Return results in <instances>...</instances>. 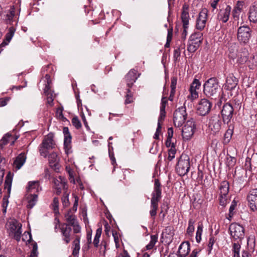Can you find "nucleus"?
Segmentation results:
<instances>
[{"label":"nucleus","instance_id":"nucleus-1","mask_svg":"<svg viewBox=\"0 0 257 257\" xmlns=\"http://www.w3.org/2000/svg\"><path fill=\"white\" fill-rule=\"evenodd\" d=\"M151 196L150 214L154 220L158 209V203L162 197L161 183L158 179L155 180L154 190L152 193Z\"/></svg>","mask_w":257,"mask_h":257},{"label":"nucleus","instance_id":"nucleus-2","mask_svg":"<svg viewBox=\"0 0 257 257\" xmlns=\"http://www.w3.org/2000/svg\"><path fill=\"white\" fill-rule=\"evenodd\" d=\"M203 87V92L206 96L215 99L219 96L220 87L218 80L216 78H209L205 82Z\"/></svg>","mask_w":257,"mask_h":257},{"label":"nucleus","instance_id":"nucleus-3","mask_svg":"<svg viewBox=\"0 0 257 257\" xmlns=\"http://www.w3.org/2000/svg\"><path fill=\"white\" fill-rule=\"evenodd\" d=\"M22 225L15 219H9L6 224L7 232L11 237L19 241L22 234Z\"/></svg>","mask_w":257,"mask_h":257},{"label":"nucleus","instance_id":"nucleus-4","mask_svg":"<svg viewBox=\"0 0 257 257\" xmlns=\"http://www.w3.org/2000/svg\"><path fill=\"white\" fill-rule=\"evenodd\" d=\"M235 46L229 48V57L232 60H236V62L239 64H243L248 60L249 55L247 50L245 48L240 49L238 52L235 49Z\"/></svg>","mask_w":257,"mask_h":257},{"label":"nucleus","instance_id":"nucleus-5","mask_svg":"<svg viewBox=\"0 0 257 257\" xmlns=\"http://www.w3.org/2000/svg\"><path fill=\"white\" fill-rule=\"evenodd\" d=\"M53 135L49 134L43 140L42 143L39 146V152L41 156L46 158L49 150L55 147V143L53 140Z\"/></svg>","mask_w":257,"mask_h":257},{"label":"nucleus","instance_id":"nucleus-6","mask_svg":"<svg viewBox=\"0 0 257 257\" xmlns=\"http://www.w3.org/2000/svg\"><path fill=\"white\" fill-rule=\"evenodd\" d=\"M190 159L186 154H182L178 161L176 167V170L180 176H184L189 171L190 169Z\"/></svg>","mask_w":257,"mask_h":257},{"label":"nucleus","instance_id":"nucleus-7","mask_svg":"<svg viewBox=\"0 0 257 257\" xmlns=\"http://www.w3.org/2000/svg\"><path fill=\"white\" fill-rule=\"evenodd\" d=\"M196 124L194 120L191 118L187 120L182 129V136L183 139L186 140L191 139L194 134Z\"/></svg>","mask_w":257,"mask_h":257},{"label":"nucleus","instance_id":"nucleus-8","mask_svg":"<svg viewBox=\"0 0 257 257\" xmlns=\"http://www.w3.org/2000/svg\"><path fill=\"white\" fill-rule=\"evenodd\" d=\"M186 107L181 106L176 109L174 113L173 121L175 126L179 127L184 123L187 118Z\"/></svg>","mask_w":257,"mask_h":257},{"label":"nucleus","instance_id":"nucleus-9","mask_svg":"<svg viewBox=\"0 0 257 257\" xmlns=\"http://www.w3.org/2000/svg\"><path fill=\"white\" fill-rule=\"evenodd\" d=\"M65 218L68 222L67 223L69 226L73 227V232L74 233H79L81 232V227L77 221L76 216L72 213L71 210H69L65 214Z\"/></svg>","mask_w":257,"mask_h":257},{"label":"nucleus","instance_id":"nucleus-10","mask_svg":"<svg viewBox=\"0 0 257 257\" xmlns=\"http://www.w3.org/2000/svg\"><path fill=\"white\" fill-rule=\"evenodd\" d=\"M230 234L235 239H241L244 236V229L242 226L236 223H231L229 228Z\"/></svg>","mask_w":257,"mask_h":257},{"label":"nucleus","instance_id":"nucleus-11","mask_svg":"<svg viewBox=\"0 0 257 257\" xmlns=\"http://www.w3.org/2000/svg\"><path fill=\"white\" fill-rule=\"evenodd\" d=\"M211 107L212 103L208 99H202L197 105V113L200 115L204 116L210 112Z\"/></svg>","mask_w":257,"mask_h":257},{"label":"nucleus","instance_id":"nucleus-12","mask_svg":"<svg viewBox=\"0 0 257 257\" xmlns=\"http://www.w3.org/2000/svg\"><path fill=\"white\" fill-rule=\"evenodd\" d=\"M221 112L223 121L224 123L228 124L233 117L234 109L232 106L229 103H225Z\"/></svg>","mask_w":257,"mask_h":257},{"label":"nucleus","instance_id":"nucleus-13","mask_svg":"<svg viewBox=\"0 0 257 257\" xmlns=\"http://www.w3.org/2000/svg\"><path fill=\"white\" fill-rule=\"evenodd\" d=\"M208 18V11L206 9H203L200 12L196 20V28L200 31L203 30L207 22Z\"/></svg>","mask_w":257,"mask_h":257},{"label":"nucleus","instance_id":"nucleus-14","mask_svg":"<svg viewBox=\"0 0 257 257\" xmlns=\"http://www.w3.org/2000/svg\"><path fill=\"white\" fill-rule=\"evenodd\" d=\"M250 29L247 26L240 27L238 29L237 39L241 43H247L250 37Z\"/></svg>","mask_w":257,"mask_h":257},{"label":"nucleus","instance_id":"nucleus-15","mask_svg":"<svg viewBox=\"0 0 257 257\" xmlns=\"http://www.w3.org/2000/svg\"><path fill=\"white\" fill-rule=\"evenodd\" d=\"M63 133L64 136V149L65 150V153L68 155L71 152L72 138L67 127H63Z\"/></svg>","mask_w":257,"mask_h":257},{"label":"nucleus","instance_id":"nucleus-16","mask_svg":"<svg viewBox=\"0 0 257 257\" xmlns=\"http://www.w3.org/2000/svg\"><path fill=\"white\" fill-rule=\"evenodd\" d=\"M139 76L140 74H138L137 71L134 69H131L126 74L125 76V80L128 88L132 87Z\"/></svg>","mask_w":257,"mask_h":257},{"label":"nucleus","instance_id":"nucleus-17","mask_svg":"<svg viewBox=\"0 0 257 257\" xmlns=\"http://www.w3.org/2000/svg\"><path fill=\"white\" fill-rule=\"evenodd\" d=\"M247 200L249 206L252 211L257 210V189H253L250 191L248 196Z\"/></svg>","mask_w":257,"mask_h":257},{"label":"nucleus","instance_id":"nucleus-18","mask_svg":"<svg viewBox=\"0 0 257 257\" xmlns=\"http://www.w3.org/2000/svg\"><path fill=\"white\" fill-rule=\"evenodd\" d=\"M231 10V7L228 5L226 6L225 8L221 9L217 14V20L223 23H226L229 19Z\"/></svg>","mask_w":257,"mask_h":257},{"label":"nucleus","instance_id":"nucleus-19","mask_svg":"<svg viewBox=\"0 0 257 257\" xmlns=\"http://www.w3.org/2000/svg\"><path fill=\"white\" fill-rule=\"evenodd\" d=\"M209 125L213 133H217L219 131L221 126V121L219 116L214 115L209 119Z\"/></svg>","mask_w":257,"mask_h":257},{"label":"nucleus","instance_id":"nucleus-20","mask_svg":"<svg viewBox=\"0 0 257 257\" xmlns=\"http://www.w3.org/2000/svg\"><path fill=\"white\" fill-rule=\"evenodd\" d=\"M190 17L189 14V6L184 4L182 7L181 13V20L183 23V27L186 28V26L189 25Z\"/></svg>","mask_w":257,"mask_h":257},{"label":"nucleus","instance_id":"nucleus-21","mask_svg":"<svg viewBox=\"0 0 257 257\" xmlns=\"http://www.w3.org/2000/svg\"><path fill=\"white\" fill-rule=\"evenodd\" d=\"M60 229L63 237V240L66 243H68L71 240L70 234L72 231L71 227L67 223H63L61 225Z\"/></svg>","mask_w":257,"mask_h":257},{"label":"nucleus","instance_id":"nucleus-22","mask_svg":"<svg viewBox=\"0 0 257 257\" xmlns=\"http://www.w3.org/2000/svg\"><path fill=\"white\" fill-rule=\"evenodd\" d=\"M237 79L233 75H229L226 78L225 89L229 90H233L237 85Z\"/></svg>","mask_w":257,"mask_h":257},{"label":"nucleus","instance_id":"nucleus-23","mask_svg":"<svg viewBox=\"0 0 257 257\" xmlns=\"http://www.w3.org/2000/svg\"><path fill=\"white\" fill-rule=\"evenodd\" d=\"M248 19L251 22H257V2H255L250 7L248 12Z\"/></svg>","mask_w":257,"mask_h":257},{"label":"nucleus","instance_id":"nucleus-24","mask_svg":"<svg viewBox=\"0 0 257 257\" xmlns=\"http://www.w3.org/2000/svg\"><path fill=\"white\" fill-rule=\"evenodd\" d=\"M190 244L189 242H182L179 246L178 255L180 257H185L190 251Z\"/></svg>","mask_w":257,"mask_h":257},{"label":"nucleus","instance_id":"nucleus-25","mask_svg":"<svg viewBox=\"0 0 257 257\" xmlns=\"http://www.w3.org/2000/svg\"><path fill=\"white\" fill-rule=\"evenodd\" d=\"M26 160V156L25 153H21L14 162V167L16 170L20 169L25 164Z\"/></svg>","mask_w":257,"mask_h":257},{"label":"nucleus","instance_id":"nucleus-26","mask_svg":"<svg viewBox=\"0 0 257 257\" xmlns=\"http://www.w3.org/2000/svg\"><path fill=\"white\" fill-rule=\"evenodd\" d=\"M48 159L50 163V165L52 168H53L55 170L59 169V158L57 154L55 152H53L49 155L48 156Z\"/></svg>","mask_w":257,"mask_h":257},{"label":"nucleus","instance_id":"nucleus-27","mask_svg":"<svg viewBox=\"0 0 257 257\" xmlns=\"http://www.w3.org/2000/svg\"><path fill=\"white\" fill-rule=\"evenodd\" d=\"M54 187L56 189V193L59 194L61 193L62 188H65L66 182L64 178L61 176L54 180Z\"/></svg>","mask_w":257,"mask_h":257},{"label":"nucleus","instance_id":"nucleus-28","mask_svg":"<svg viewBox=\"0 0 257 257\" xmlns=\"http://www.w3.org/2000/svg\"><path fill=\"white\" fill-rule=\"evenodd\" d=\"M27 189L28 192L31 193L33 192V194H35L36 192H38L40 190H41V188L40 186L39 181H34L29 182L28 186L27 187Z\"/></svg>","mask_w":257,"mask_h":257},{"label":"nucleus","instance_id":"nucleus-29","mask_svg":"<svg viewBox=\"0 0 257 257\" xmlns=\"http://www.w3.org/2000/svg\"><path fill=\"white\" fill-rule=\"evenodd\" d=\"M17 16L16 15V9L14 6L11 7L10 10L7 12L6 15V20L7 21V23L9 22L10 23L12 22H15L16 23L17 22Z\"/></svg>","mask_w":257,"mask_h":257},{"label":"nucleus","instance_id":"nucleus-30","mask_svg":"<svg viewBox=\"0 0 257 257\" xmlns=\"http://www.w3.org/2000/svg\"><path fill=\"white\" fill-rule=\"evenodd\" d=\"M203 40V34L201 32H194L189 37V41L200 45Z\"/></svg>","mask_w":257,"mask_h":257},{"label":"nucleus","instance_id":"nucleus-31","mask_svg":"<svg viewBox=\"0 0 257 257\" xmlns=\"http://www.w3.org/2000/svg\"><path fill=\"white\" fill-rule=\"evenodd\" d=\"M229 183L227 181H223L221 182L219 190H220V195L227 196L229 192Z\"/></svg>","mask_w":257,"mask_h":257},{"label":"nucleus","instance_id":"nucleus-32","mask_svg":"<svg viewBox=\"0 0 257 257\" xmlns=\"http://www.w3.org/2000/svg\"><path fill=\"white\" fill-rule=\"evenodd\" d=\"M80 237L79 235H76L75 239L73 242L72 254L74 256L78 255L79 253V250L80 249Z\"/></svg>","mask_w":257,"mask_h":257},{"label":"nucleus","instance_id":"nucleus-33","mask_svg":"<svg viewBox=\"0 0 257 257\" xmlns=\"http://www.w3.org/2000/svg\"><path fill=\"white\" fill-rule=\"evenodd\" d=\"M12 183V177L11 174L9 172L7 175L5 182V189H7L9 194L11 192Z\"/></svg>","mask_w":257,"mask_h":257},{"label":"nucleus","instance_id":"nucleus-34","mask_svg":"<svg viewBox=\"0 0 257 257\" xmlns=\"http://www.w3.org/2000/svg\"><path fill=\"white\" fill-rule=\"evenodd\" d=\"M38 200V195L36 194H31L29 198L27 207L29 208H33L36 204Z\"/></svg>","mask_w":257,"mask_h":257},{"label":"nucleus","instance_id":"nucleus-35","mask_svg":"<svg viewBox=\"0 0 257 257\" xmlns=\"http://www.w3.org/2000/svg\"><path fill=\"white\" fill-rule=\"evenodd\" d=\"M241 246L238 243H234L232 248L233 257H240V249Z\"/></svg>","mask_w":257,"mask_h":257},{"label":"nucleus","instance_id":"nucleus-36","mask_svg":"<svg viewBox=\"0 0 257 257\" xmlns=\"http://www.w3.org/2000/svg\"><path fill=\"white\" fill-rule=\"evenodd\" d=\"M254 157H253L252 159H250L248 157L246 158L244 165L246 169L250 170L251 169V166L253 165L255 168L256 167V166H257V163L254 162Z\"/></svg>","mask_w":257,"mask_h":257},{"label":"nucleus","instance_id":"nucleus-37","mask_svg":"<svg viewBox=\"0 0 257 257\" xmlns=\"http://www.w3.org/2000/svg\"><path fill=\"white\" fill-rule=\"evenodd\" d=\"M158 241V236L157 235H152L151 236V240L148 244H147L146 246V249L147 250H150L152 249L155 244Z\"/></svg>","mask_w":257,"mask_h":257},{"label":"nucleus","instance_id":"nucleus-38","mask_svg":"<svg viewBox=\"0 0 257 257\" xmlns=\"http://www.w3.org/2000/svg\"><path fill=\"white\" fill-rule=\"evenodd\" d=\"M102 233L101 228H98L96 231L95 235V237L93 240V243L95 247H98V243L99 242V238L100 237Z\"/></svg>","mask_w":257,"mask_h":257},{"label":"nucleus","instance_id":"nucleus-39","mask_svg":"<svg viewBox=\"0 0 257 257\" xmlns=\"http://www.w3.org/2000/svg\"><path fill=\"white\" fill-rule=\"evenodd\" d=\"M176 153V150L175 149V145L174 144H172L171 148H170L168 151V160L170 161H172L175 158Z\"/></svg>","mask_w":257,"mask_h":257},{"label":"nucleus","instance_id":"nucleus-40","mask_svg":"<svg viewBox=\"0 0 257 257\" xmlns=\"http://www.w3.org/2000/svg\"><path fill=\"white\" fill-rule=\"evenodd\" d=\"M126 94L125 96V103L129 104L132 103L133 101V94L131 92V89L128 88L126 89Z\"/></svg>","mask_w":257,"mask_h":257},{"label":"nucleus","instance_id":"nucleus-41","mask_svg":"<svg viewBox=\"0 0 257 257\" xmlns=\"http://www.w3.org/2000/svg\"><path fill=\"white\" fill-rule=\"evenodd\" d=\"M233 133V130L232 129L229 128L227 130V131L225 132L224 135V140L223 143L224 144H227L229 142L231 138V136Z\"/></svg>","mask_w":257,"mask_h":257},{"label":"nucleus","instance_id":"nucleus-42","mask_svg":"<svg viewBox=\"0 0 257 257\" xmlns=\"http://www.w3.org/2000/svg\"><path fill=\"white\" fill-rule=\"evenodd\" d=\"M200 45L197 43L189 41L187 50L189 52L193 53L198 49Z\"/></svg>","mask_w":257,"mask_h":257},{"label":"nucleus","instance_id":"nucleus-43","mask_svg":"<svg viewBox=\"0 0 257 257\" xmlns=\"http://www.w3.org/2000/svg\"><path fill=\"white\" fill-rule=\"evenodd\" d=\"M12 137V136L9 134L3 137V138L0 140V149H2L4 146L8 144L9 139Z\"/></svg>","mask_w":257,"mask_h":257},{"label":"nucleus","instance_id":"nucleus-44","mask_svg":"<svg viewBox=\"0 0 257 257\" xmlns=\"http://www.w3.org/2000/svg\"><path fill=\"white\" fill-rule=\"evenodd\" d=\"M203 231V226L202 224L198 225L197 230L196 233V239L197 242H200L201 239V234Z\"/></svg>","mask_w":257,"mask_h":257},{"label":"nucleus","instance_id":"nucleus-45","mask_svg":"<svg viewBox=\"0 0 257 257\" xmlns=\"http://www.w3.org/2000/svg\"><path fill=\"white\" fill-rule=\"evenodd\" d=\"M15 31H16V29L14 27H11L9 29V31L7 33V34H6V39L7 41L10 42L12 38L14 36Z\"/></svg>","mask_w":257,"mask_h":257},{"label":"nucleus","instance_id":"nucleus-46","mask_svg":"<svg viewBox=\"0 0 257 257\" xmlns=\"http://www.w3.org/2000/svg\"><path fill=\"white\" fill-rule=\"evenodd\" d=\"M194 222L192 219L189 220L188 227L187 229V232L189 235L192 234L194 231Z\"/></svg>","mask_w":257,"mask_h":257},{"label":"nucleus","instance_id":"nucleus-47","mask_svg":"<svg viewBox=\"0 0 257 257\" xmlns=\"http://www.w3.org/2000/svg\"><path fill=\"white\" fill-rule=\"evenodd\" d=\"M69 194L65 192L62 197V202L64 207H66L69 205Z\"/></svg>","mask_w":257,"mask_h":257},{"label":"nucleus","instance_id":"nucleus-48","mask_svg":"<svg viewBox=\"0 0 257 257\" xmlns=\"http://www.w3.org/2000/svg\"><path fill=\"white\" fill-rule=\"evenodd\" d=\"M241 12V9L236 7L232 11V17L234 21H237L239 19V14Z\"/></svg>","mask_w":257,"mask_h":257},{"label":"nucleus","instance_id":"nucleus-49","mask_svg":"<svg viewBox=\"0 0 257 257\" xmlns=\"http://www.w3.org/2000/svg\"><path fill=\"white\" fill-rule=\"evenodd\" d=\"M32 245L33 246V249L31 252V257H35L37 256L38 254V246L36 242L32 243Z\"/></svg>","mask_w":257,"mask_h":257},{"label":"nucleus","instance_id":"nucleus-50","mask_svg":"<svg viewBox=\"0 0 257 257\" xmlns=\"http://www.w3.org/2000/svg\"><path fill=\"white\" fill-rule=\"evenodd\" d=\"M72 123L77 129L80 128L82 126L80 121L77 116L73 117Z\"/></svg>","mask_w":257,"mask_h":257},{"label":"nucleus","instance_id":"nucleus-51","mask_svg":"<svg viewBox=\"0 0 257 257\" xmlns=\"http://www.w3.org/2000/svg\"><path fill=\"white\" fill-rule=\"evenodd\" d=\"M177 78L176 77L171 78V90H172V93L176 92V87L177 85Z\"/></svg>","mask_w":257,"mask_h":257},{"label":"nucleus","instance_id":"nucleus-52","mask_svg":"<svg viewBox=\"0 0 257 257\" xmlns=\"http://www.w3.org/2000/svg\"><path fill=\"white\" fill-rule=\"evenodd\" d=\"M200 86L201 83L200 81L198 79H195L192 83L190 88L197 90L200 88Z\"/></svg>","mask_w":257,"mask_h":257},{"label":"nucleus","instance_id":"nucleus-53","mask_svg":"<svg viewBox=\"0 0 257 257\" xmlns=\"http://www.w3.org/2000/svg\"><path fill=\"white\" fill-rule=\"evenodd\" d=\"M215 241H216V239L214 236H211L209 237V242L208 243V250L209 252H210V251L212 250V246H213V244H214Z\"/></svg>","mask_w":257,"mask_h":257},{"label":"nucleus","instance_id":"nucleus-54","mask_svg":"<svg viewBox=\"0 0 257 257\" xmlns=\"http://www.w3.org/2000/svg\"><path fill=\"white\" fill-rule=\"evenodd\" d=\"M9 204L8 198L7 196H5L3 199V204L2 206L3 207V212L6 213L7 207Z\"/></svg>","mask_w":257,"mask_h":257},{"label":"nucleus","instance_id":"nucleus-55","mask_svg":"<svg viewBox=\"0 0 257 257\" xmlns=\"http://www.w3.org/2000/svg\"><path fill=\"white\" fill-rule=\"evenodd\" d=\"M45 77L47 80V83L45 85V88L44 89V91L46 94L48 95V94H47V93H48V91H49V90L50 89V86H49L50 83V80H49L50 76L48 74H46L45 76Z\"/></svg>","mask_w":257,"mask_h":257},{"label":"nucleus","instance_id":"nucleus-56","mask_svg":"<svg viewBox=\"0 0 257 257\" xmlns=\"http://www.w3.org/2000/svg\"><path fill=\"white\" fill-rule=\"evenodd\" d=\"M227 202V196H223L220 195L219 197V203L220 205L224 207Z\"/></svg>","mask_w":257,"mask_h":257},{"label":"nucleus","instance_id":"nucleus-57","mask_svg":"<svg viewBox=\"0 0 257 257\" xmlns=\"http://www.w3.org/2000/svg\"><path fill=\"white\" fill-rule=\"evenodd\" d=\"M249 62L251 63V65H249V66L250 68H253L254 66L257 65V55H253L249 60Z\"/></svg>","mask_w":257,"mask_h":257},{"label":"nucleus","instance_id":"nucleus-58","mask_svg":"<svg viewBox=\"0 0 257 257\" xmlns=\"http://www.w3.org/2000/svg\"><path fill=\"white\" fill-rule=\"evenodd\" d=\"M52 206H53V208L54 211L58 210L59 200H58V198H57V197L54 198Z\"/></svg>","mask_w":257,"mask_h":257},{"label":"nucleus","instance_id":"nucleus-59","mask_svg":"<svg viewBox=\"0 0 257 257\" xmlns=\"http://www.w3.org/2000/svg\"><path fill=\"white\" fill-rule=\"evenodd\" d=\"M190 92L192 99H195L198 97V93L196 89L190 88Z\"/></svg>","mask_w":257,"mask_h":257},{"label":"nucleus","instance_id":"nucleus-60","mask_svg":"<svg viewBox=\"0 0 257 257\" xmlns=\"http://www.w3.org/2000/svg\"><path fill=\"white\" fill-rule=\"evenodd\" d=\"M9 100L10 98L8 97L0 98V106H4L6 105Z\"/></svg>","mask_w":257,"mask_h":257},{"label":"nucleus","instance_id":"nucleus-61","mask_svg":"<svg viewBox=\"0 0 257 257\" xmlns=\"http://www.w3.org/2000/svg\"><path fill=\"white\" fill-rule=\"evenodd\" d=\"M56 114L59 118H63L64 116L63 115V108L61 107L58 108L56 111Z\"/></svg>","mask_w":257,"mask_h":257},{"label":"nucleus","instance_id":"nucleus-62","mask_svg":"<svg viewBox=\"0 0 257 257\" xmlns=\"http://www.w3.org/2000/svg\"><path fill=\"white\" fill-rule=\"evenodd\" d=\"M172 29H168L167 41L168 42H170L171 41L172 37Z\"/></svg>","mask_w":257,"mask_h":257},{"label":"nucleus","instance_id":"nucleus-63","mask_svg":"<svg viewBox=\"0 0 257 257\" xmlns=\"http://www.w3.org/2000/svg\"><path fill=\"white\" fill-rule=\"evenodd\" d=\"M180 49L178 48L176 49L174 51V57L175 59H177L180 56Z\"/></svg>","mask_w":257,"mask_h":257},{"label":"nucleus","instance_id":"nucleus-64","mask_svg":"<svg viewBox=\"0 0 257 257\" xmlns=\"http://www.w3.org/2000/svg\"><path fill=\"white\" fill-rule=\"evenodd\" d=\"M116 257H130V256L127 251L126 250H124L122 253H120Z\"/></svg>","mask_w":257,"mask_h":257}]
</instances>
